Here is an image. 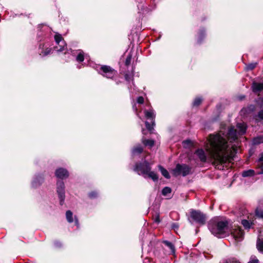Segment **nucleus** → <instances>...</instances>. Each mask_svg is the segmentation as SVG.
<instances>
[{
	"label": "nucleus",
	"instance_id": "obj_1",
	"mask_svg": "<svg viewBox=\"0 0 263 263\" xmlns=\"http://www.w3.org/2000/svg\"><path fill=\"white\" fill-rule=\"evenodd\" d=\"M238 131L231 127L226 132L222 128L216 135H211L206 145V151L216 166L227 161L231 162L237 151V146L231 143L244 134L247 126L244 123L237 124Z\"/></svg>",
	"mask_w": 263,
	"mask_h": 263
},
{
	"label": "nucleus",
	"instance_id": "obj_2",
	"mask_svg": "<svg viewBox=\"0 0 263 263\" xmlns=\"http://www.w3.org/2000/svg\"><path fill=\"white\" fill-rule=\"evenodd\" d=\"M209 227L211 233L217 237H224L229 234V227L227 221L214 220L210 222Z\"/></svg>",
	"mask_w": 263,
	"mask_h": 263
},
{
	"label": "nucleus",
	"instance_id": "obj_3",
	"mask_svg": "<svg viewBox=\"0 0 263 263\" xmlns=\"http://www.w3.org/2000/svg\"><path fill=\"white\" fill-rule=\"evenodd\" d=\"M134 171L137 172L139 175H142L144 177H146V176L148 177L153 181H155L158 179V177L156 173L153 171H151V167L149 163L145 161L142 163H139L136 165L134 168Z\"/></svg>",
	"mask_w": 263,
	"mask_h": 263
},
{
	"label": "nucleus",
	"instance_id": "obj_4",
	"mask_svg": "<svg viewBox=\"0 0 263 263\" xmlns=\"http://www.w3.org/2000/svg\"><path fill=\"white\" fill-rule=\"evenodd\" d=\"M190 215L191 217L198 223L203 225L205 223L206 216L200 211L191 210Z\"/></svg>",
	"mask_w": 263,
	"mask_h": 263
},
{
	"label": "nucleus",
	"instance_id": "obj_5",
	"mask_svg": "<svg viewBox=\"0 0 263 263\" xmlns=\"http://www.w3.org/2000/svg\"><path fill=\"white\" fill-rule=\"evenodd\" d=\"M191 168L186 164H178L175 168L173 170V174L175 176L182 175L185 176L190 174Z\"/></svg>",
	"mask_w": 263,
	"mask_h": 263
},
{
	"label": "nucleus",
	"instance_id": "obj_6",
	"mask_svg": "<svg viewBox=\"0 0 263 263\" xmlns=\"http://www.w3.org/2000/svg\"><path fill=\"white\" fill-rule=\"evenodd\" d=\"M231 234L236 241H240L243 238V230L239 226H234L231 230Z\"/></svg>",
	"mask_w": 263,
	"mask_h": 263
},
{
	"label": "nucleus",
	"instance_id": "obj_7",
	"mask_svg": "<svg viewBox=\"0 0 263 263\" xmlns=\"http://www.w3.org/2000/svg\"><path fill=\"white\" fill-rule=\"evenodd\" d=\"M57 192L60 199V203L63 205L65 200V185L62 181L57 182Z\"/></svg>",
	"mask_w": 263,
	"mask_h": 263
},
{
	"label": "nucleus",
	"instance_id": "obj_8",
	"mask_svg": "<svg viewBox=\"0 0 263 263\" xmlns=\"http://www.w3.org/2000/svg\"><path fill=\"white\" fill-rule=\"evenodd\" d=\"M54 39L57 44L58 45V46H57L54 47L55 50L60 52L64 51L65 48H66V44L61 35L58 33L55 34Z\"/></svg>",
	"mask_w": 263,
	"mask_h": 263
},
{
	"label": "nucleus",
	"instance_id": "obj_9",
	"mask_svg": "<svg viewBox=\"0 0 263 263\" xmlns=\"http://www.w3.org/2000/svg\"><path fill=\"white\" fill-rule=\"evenodd\" d=\"M101 69L103 72L102 74L107 78H112L117 73L114 69L108 66H102Z\"/></svg>",
	"mask_w": 263,
	"mask_h": 263
},
{
	"label": "nucleus",
	"instance_id": "obj_10",
	"mask_svg": "<svg viewBox=\"0 0 263 263\" xmlns=\"http://www.w3.org/2000/svg\"><path fill=\"white\" fill-rule=\"evenodd\" d=\"M254 217L255 216L253 214H250L247 216V219H242L241 221V224L246 229H250L252 228V226L254 224Z\"/></svg>",
	"mask_w": 263,
	"mask_h": 263
},
{
	"label": "nucleus",
	"instance_id": "obj_11",
	"mask_svg": "<svg viewBox=\"0 0 263 263\" xmlns=\"http://www.w3.org/2000/svg\"><path fill=\"white\" fill-rule=\"evenodd\" d=\"M55 175L58 178L63 179L68 177L69 174L66 169L60 168L56 170Z\"/></svg>",
	"mask_w": 263,
	"mask_h": 263
},
{
	"label": "nucleus",
	"instance_id": "obj_12",
	"mask_svg": "<svg viewBox=\"0 0 263 263\" xmlns=\"http://www.w3.org/2000/svg\"><path fill=\"white\" fill-rule=\"evenodd\" d=\"M51 48L45 47L44 45L40 44L39 48V54L44 57L48 55L51 52Z\"/></svg>",
	"mask_w": 263,
	"mask_h": 263
},
{
	"label": "nucleus",
	"instance_id": "obj_13",
	"mask_svg": "<svg viewBox=\"0 0 263 263\" xmlns=\"http://www.w3.org/2000/svg\"><path fill=\"white\" fill-rule=\"evenodd\" d=\"M254 92H258L263 90V83H257L254 82L251 86Z\"/></svg>",
	"mask_w": 263,
	"mask_h": 263
},
{
	"label": "nucleus",
	"instance_id": "obj_14",
	"mask_svg": "<svg viewBox=\"0 0 263 263\" xmlns=\"http://www.w3.org/2000/svg\"><path fill=\"white\" fill-rule=\"evenodd\" d=\"M196 154L199 157L201 161L205 162L206 160V156L205 152L202 149H199L196 151Z\"/></svg>",
	"mask_w": 263,
	"mask_h": 263
},
{
	"label": "nucleus",
	"instance_id": "obj_15",
	"mask_svg": "<svg viewBox=\"0 0 263 263\" xmlns=\"http://www.w3.org/2000/svg\"><path fill=\"white\" fill-rule=\"evenodd\" d=\"M145 116V117L148 119L152 120V122H153V124L154 123V119L155 117V115L154 114V112L153 110H150L149 111L148 110H145L144 111Z\"/></svg>",
	"mask_w": 263,
	"mask_h": 263
},
{
	"label": "nucleus",
	"instance_id": "obj_16",
	"mask_svg": "<svg viewBox=\"0 0 263 263\" xmlns=\"http://www.w3.org/2000/svg\"><path fill=\"white\" fill-rule=\"evenodd\" d=\"M253 119L256 123L263 121V108L261 109L257 115L254 116Z\"/></svg>",
	"mask_w": 263,
	"mask_h": 263
},
{
	"label": "nucleus",
	"instance_id": "obj_17",
	"mask_svg": "<svg viewBox=\"0 0 263 263\" xmlns=\"http://www.w3.org/2000/svg\"><path fill=\"white\" fill-rule=\"evenodd\" d=\"M252 143L254 145H257L263 143V135L258 136L254 138Z\"/></svg>",
	"mask_w": 263,
	"mask_h": 263
},
{
	"label": "nucleus",
	"instance_id": "obj_18",
	"mask_svg": "<svg viewBox=\"0 0 263 263\" xmlns=\"http://www.w3.org/2000/svg\"><path fill=\"white\" fill-rule=\"evenodd\" d=\"M158 168L161 172L162 175L166 179H169L170 178V174L168 171L163 168L162 166L159 165Z\"/></svg>",
	"mask_w": 263,
	"mask_h": 263
},
{
	"label": "nucleus",
	"instance_id": "obj_19",
	"mask_svg": "<svg viewBox=\"0 0 263 263\" xmlns=\"http://www.w3.org/2000/svg\"><path fill=\"white\" fill-rule=\"evenodd\" d=\"M256 246L258 250L263 253V239H261L260 237L257 239Z\"/></svg>",
	"mask_w": 263,
	"mask_h": 263
},
{
	"label": "nucleus",
	"instance_id": "obj_20",
	"mask_svg": "<svg viewBox=\"0 0 263 263\" xmlns=\"http://www.w3.org/2000/svg\"><path fill=\"white\" fill-rule=\"evenodd\" d=\"M142 143L145 145L150 147L154 145V141L150 139H142Z\"/></svg>",
	"mask_w": 263,
	"mask_h": 263
},
{
	"label": "nucleus",
	"instance_id": "obj_21",
	"mask_svg": "<svg viewBox=\"0 0 263 263\" xmlns=\"http://www.w3.org/2000/svg\"><path fill=\"white\" fill-rule=\"evenodd\" d=\"M72 213L70 211H67L66 213V219L69 223H71L73 221L72 218Z\"/></svg>",
	"mask_w": 263,
	"mask_h": 263
},
{
	"label": "nucleus",
	"instance_id": "obj_22",
	"mask_svg": "<svg viewBox=\"0 0 263 263\" xmlns=\"http://www.w3.org/2000/svg\"><path fill=\"white\" fill-rule=\"evenodd\" d=\"M254 174V171L252 170L244 171L242 172V175L243 177L252 176Z\"/></svg>",
	"mask_w": 263,
	"mask_h": 263
},
{
	"label": "nucleus",
	"instance_id": "obj_23",
	"mask_svg": "<svg viewBox=\"0 0 263 263\" xmlns=\"http://www.w3.org/2000/svg\"><path fill=\"white\" fill-rule=\"evenodd\" d=\"M84 55L82 51H79V53L76 58V60L78 62H82L84 61Z\"/></svg>",
	"mask_w": 263,
	"mask_h": 263
},
{
	"label": "nucleus",
	"instance_id": "obj_24",
	"mask_svg": "<svg viewBox=\"0 0 263 263\" xmlns=\"http://www.w3.org/2000/svg\"><path fill=\"white\" fill-rule=\"evenodd\" d=\"M164 244L167 246L171 250L173 253L175 252V248L174 245L170 242L165 241L164 242Z\"/></svg>",
	"mask_w": 263,
	"mask_h": 263
},
{
	"label": "nucleus",
	"instance_id": "obj_25",
	"mask_svg": "<svg viewBox=\"0 0 263 263\" xmlns=\"http://www.w3.org/2000/svg\"><path fill=\"white\" fill-rule=\"evenodd\" d=\"M172 190L169 187H165L162 191V193L163 195L166 196L168 194L171 193Z\"/></svg>",
	"mask_w": 263,
	"mask_h": 263
},
{
	"label": "nucleus",
	"instance_id": "obj_26",
	"mask_svg": "<svg viewBox=\"0 0 263 263\" xmlns=\"http://www.w3.org/2000/svg\"><path fill=\"white\" fill-rule=\"evenodd\" d=\"M256 65H257V63H250V64H248V65H247V66H246V69L247 70H252V69H253L255 67H256Z\"/></svg>",
	"mask_w": 263,
	"mask_h": 263
},
{
	"label": "nucleus",
	"instance_id": "obj_27",
	"mask_svg": "<svg viewBox=\"0 0 263 263\" xmlns=\"http://www.w3.org/2000/svg\"><path fill=\"white\" fill-rule=\"evenodd\" d=\"M143 151V149L141 146H138L134 148L133 150V153H141Z\"/></svg>",
	"mask_w": 263,
	"mask_h": 263
},
{
	"label": "nucleus",
	"instance_id": "obj_28",
	"mask_svg": "<svg viewBox=\"0 0 263 263\" xmlns=\"http://www.w3.org/2000/svg\"><path fill=\"white\" fill-rule=\"evenodd\" d=\"M248 263H259L258 259L255 256H252Z\"/></svg>",
	"mask_w": 263,
	"mask_h": 263
},
{
	"label": "nucleus",
	"instance_id": "obj_29",
	"mask_svg": "<svg viewBox=\"0 0 263 263\" xmlns=\"http://www.w3.org/2000/svg\"><path fill=\"white\" fill-rule=\"evenodd\" d=\"M202 102V99L200 98H197L195 99L193 102L194 106H198Z\"/></svg>",
	"mask_w": 263,
	"mask_h": 263
},
{
	"label": "nucleus",
	"instance_id": "obj_30",
	"mask_svg": "<svg viewBox=\"0 0 263 263\" xmlns=\"http://www.w3.org/2000/svg\"><path fill=\"white\" fill-rule=\"evenodd\" d=\"M258 165L260 167L263 168V153L261 154V156L258 160Z\"/></svg>",
	"mask_w": 263,
	"mask_h": 263
},
{
	"label": "nucleus",
	"instance_id": "obj_31",
	"mask_svg": "<svg viewBox=\"0 0 263 263\" xmlns=\"http://www.w3.org/2000/svg\"><path fill=\"white\" fill-rule=\"evenodd\" d=\"M226 263H241L239 260L235 258H232L228 260Z\"/></svg>",
	"mask_w": 263,
	"mask_h": 263
},
{
	"label": "nucleus",
	"instance_id": "obj_32",
	"mask_svg": "<svg viewBox=\"0 0 263 263\" xmlns=\"http://www.w3.org/2000/svg\"><path fill=\"white\" fill-rule=\"evenodd\" d=\"M256 215L259 217H263V212L261 210L257 209L256 210Z\"/></svg>",
	"mask_w": 263,
	"mask_h": 263
},
{
	"label": "nucleus",
	"instance_id": "obj_33",
	"mask_svg": "<svg viewBox=\"0 0 263 263\" xmlns=\"http://www.w3.org/2000/svg\"><path fill=\"white\" fill-rule=\"evenodd\" d=\"M154 124L152 123V125H151L148 122H145V125H146V127L147 128V129L149 130V131H151L153 127V125Z\"/></svg>",
	"mask_w": 263,
	"mask_h": 263
},
{
	"label": "nucleus",
	"instance_id": "obj_34",
	"mask_svg": "<svg viewBox=\"0 0 263 263\" xmlns=\"http://www.w3.org/2000/svg\"><path fill=\"white\" fill-rule=\"evenodd\" d=\"M137 102L139 104H142L144 102V98L142 97H139L137 99Z\"/></svg>",
	"mask_w": 263,
	"mask_h": 263
},
{
	"label": "nucleus",
	"instance_id": "obj_35",
	"mask_svg": "<svg viewBox=\"0 0 263 263\" xmlns=\"http://www.w3.org/2000/svg\"><path fill=\"white\" fill-rule=\"evenodd\" d=\"M89 196L90 198H95L97 196V193L92 192L89 193Z\"/></svg>",
	"mask_w": 263,
	"mask_h": 263
},
{
	"label": "nucleus",
	"instance_id": "obj_36",
	"mask_svg": "<svg viewBox=\"0 0 263 263\" xmlns=\"http://www.w3.org/2000/svg\"><path fill=\"white\" fill-rule=\"evenodd\" d=\"M130 57H128L127 58L126 60V65H128L130 63Z\"/></svg>",
	"mask_w": 263,
	"mask_h": 263
},
{
	"label": "nucleus",
	"instance_id": "obj_37",
	"mask_svg": "<svg viewBox=\"0 0 263 263\" xmlns=\"http://www.w3.org/2000/svg\"><path fill=\"white\" fill-rule=\"evenodd\" d=\"M125 78L126 80H127L128 81H129L131 79V77L130 76H129L127 74H126L125 75Z\"/></svg>",
	"mask_w": 263,
	"mask_h": 263
},
{
	"label": "nucleus",
	"instance_id": "obj_38",
	"mask_svg": "<svg viewBox=\"0 0 263 263\" xmlns=\"http://www.w3.org/2000/svg\"><path fill=\"white\" fill-rule=\"evenodd\" d=\"M254 109V106L253 105H251L248 107V109L250 110H253Z\"/></svg>",
	"mask_w": 263,
	"mask_h": 263
},
{
	"label": "nucleus",
	"instance_id": "obj_39",
	"mask_svg": "<svg viewBox=\"0 0 263 263\" xmlns=\"http://www.w3.org/2000/svg\"><path fill=\"white\" fill-rule=\"evenodd\" d=\"M191 142L190 140H186L184 142V144H191Z\"/></svg>",
	"mask_w": 263,
	"mask_h": 263
},
{
	"label": "nucleus",
	"instance_id": "obj_40",
	"mask_svg": "<svg viewBox=\"0 0 263 263\" xmlns=\"http://www.w3.org/2000/svg\"><path fill=\"white\" fill-rule=\"evenodd\" d=\"M75 223L76 225H78V220L75 218Z\"/></svg>",
	"mask_w": 263,
	"mask_h": 263
},
{
	"label": "nucleus",
	"instance_id": "obj_41",
	"mask_svg": "<svg viewBox=\"0 0 263 263\" xmlns=\"http://www.w3.org/2000/svg\"><path fill=\"white\" fill-rule=\"evenodd\" d=\"M155 221H156V222H159L160 221H159V218H157L155 220Z\"/></svg>",
	"mask_w": 263,
	"mask_h": 263
},
{
	"label": "nucleus",
	"instance_id": "obj_42",
	"mask_svg": "<svg viewBox=\"0 0 263 263\" xmlns=\"http://www.w3.org/2000/svg\"><path fill=\"white\" fill-rule=\"evenodd\" d=\"M144 131H145V130H144V129H142V133H143V134H144V135H145V133H144Z\"/></svg>",
	"mask_w": 263,
	"mask_h": 263
},
{
	"label": "nucleus",
	"instance_id": "obj_43",
	"mask_svg": "<svg viewBox=\"0 0 263 263\" xmlns=\"http://www.w3.org/2000/svg\"><path fill=\"white\" fill-rule=\"evenodd\" d=\"M261 168H262V171L261 172L259 173V174H263V167Z\"/></svg>",
	"mask_w": 263,
	"mask_h": 263
}]
</instances>
